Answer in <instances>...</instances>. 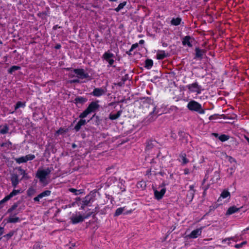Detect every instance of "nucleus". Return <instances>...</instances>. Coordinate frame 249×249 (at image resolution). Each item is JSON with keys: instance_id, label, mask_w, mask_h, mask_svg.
Listing matches in <instances>:
<instances>
[{"instance_id": "obj_21", "label": "nucleus", "mask_w": 249, "mask_h": 249, "mask_svg": "<svg viewBox=\"0 0 249 249\" xmlns=\"http://www.w3.org/2000/svg\"><path fill=\"white\" fill-rule=\"evenodd\" d=\"M9 130L8 127L7 125H4L1 127L0 129V133L2 134H6L8 132Z\"/></svg>"}, {"instance_id": "obj_10", "label": "nucleus", "mask_w": 249, "mask_h": 249, "mask_svg": "<svg viewBox=\"0 0 249 249\" xmlns=\"http://www.w3.org/2000/svg\"><path fill=\"white\" fill-rule=\"evenodd\" d=\"M106 92V90L104 89H102V88H95L92 94H93V95L95 96H100L101 95H102L103 94H105Z\"/></svg>"}, {"instance_id": "obj_44", "label": "nucleus", "mask_w": 249, "mask_h": 249, "mask_svg": "<svg viewBox=\"0 0 249 249\" xmlns=\"http://www.w3.org/2000/svg\"><path fill=\"white\" fill-rule=\"evenodd\" d=\"M134 47H135V45H133L131 47V49H133Z\"/></svg>"}, {"instance_id": "obj_30", "label": "nucleus", "mask_w": 249, "mask_h": 249, "mask_svg": "<svg viewBox=\"0 0 249 249\" xmlns=\"http://www.w3.org/2000/svg\"><path fill=\"white\" fill-rule=\"evenodd\" d=\"M196 56L198 57H200L202 56L203 52L199 49L198 48H196Z\"/></svg>"}, {"instance_id": "obj_32", "label": "nucleus", "mask_w": 249, "mask_h": 249, "mask_svg": "<svg viewBox=\"0 0 249 249\" xmlns=\"http://www.w3.org/2000/svg\"><path fill=\"white\" fill-rule=\"evenodd\" d=\"M89 110L86 109L83 113H82L79 117L80 118H84L85 117H86L89 114Z\"/></svg>"}, {"instance_id": "obj_12", "label": "nucleus", "mask_w": 249, "mask_h": 249, "mask_svg": "<svg viewBox=\"0 0 249 249\" xmlns=\"http://www.w3.org/2000/svg\"><path fill=\"white\" fill-rule=\"evenodd\" d=\"M194 41L193 38H191L190 36H185L182 41V43L184 45H187L189 47L192 46V43Z\"/></svg>"}, {"instance_id": "obj_28", "label": "nucleus", "mask_w": 249, "mask_h": 249, "mask_svg": "<svg viewBox=\"0 0 249 249\" xmlns=\"http://www.w3.org/2000/svg\"><path fill=\"white\" fill-rule=\"evenodd\" d=\"M124 208H122V207L118 208L116 210L115 215L116 216H118V215H120L121 214H122L123 213V212L124 211Z\"/></svg>"}, {"instance_id": "obj_25", "label": "nucleus", "mask_w": 249, "mask_h": 249, "mask_svg": "<svg viewBox=\"0 0 249 249\" xmlns=\"http://www.w3.org/2000/svg\"><path fill=\"white\" fill-rule=\"evenodd\" d=\"M50 194H51V191H49V190H47V191H45L43 192L42 193L40 194L39 195V197H41L42 198L44 197L50 196Z\"/></svg>"}, {"instance_id": "obj_1", "label": "nucleus", "mask_w": 249, "mask_h": 249, "mask_svg": "<svg viewBox=\"0 0 249 249\" xmlns=\"http://www.w3.org/2000/svg\"><path fill=\"white\" fill-rule=\"evenodd\" d=\"M187 107L190 110L197 112L199 114H203L205 112L201 104L194 100L190 101L188 103Z\"/></svg>"}, {"instance_id": "obj_18", "label": "nucleus", "mask_w": 249, "mask_h": 249, "mask_svg": "<svg viewBox=\"0 0 249 249\" xmlns=\"http://www.w3.org/2000/svg\"><path fill=\"white\" fill-rule=\"evenodd\" d=\"M179 160L182 164H185L189 162V160L186 158L185 154H181L179 157Z\"/></svg>"}, {"instance_id": "obj_33", "label": "nucleus", "mask_w": 249, "mask_h": 249, "mask_svg": "<svg viewBox=\"0 0 249 249\" xmlns=\"http://www.w3.org/2000/svg\"><path fill=\"white\" fill-rule=\"evenodd\" d=\"M219 139L222 142H225L229 139V137L225 135H222L219 137Z\"/></svg>"}, {"instance_id": "obj_39", "label": "nucleus", "mask_w": 249, "mask_h": 249, "mask_svg": "<svg viewBox=\"0 0 249 249\" xmlns=\"http://www.w3.org/2000/svg\"><path fill=\"white\" fill-rule=\"evenodd\" d=\"M41 197H39V195H38L36 197H35L34 198V201H39L40 199H41Z\"/></svg>"}, {"instance_id": "obj_37", "label": "nucleus", "mask_w": 249, "mask_h": 249, "mask_svg": "<svg viewBox=\"0 0 249 249\" xmlns=\"http://www.w3.org/2000/svg\"><path fill=\"white\" fill-rule=\"evenodd\" d=\"M227 159L231 163H233V162H236L235 160L231 156H227Z\"/></svg>"}, {"instance_id": "obj_42", "label": "nucleus", "mask_w": 249, "mask_h": 249, "mask_svg": "<svg viewBox=\"0 0 249 249\" xmlns=\"http://www.w3.org/2000/svg\"><path fill=\"white\" fill-rule=\"evenodd\" d=\"M79 81L78 79H74V80H72L71 81V82L72 83H74V82H78Z\"/></svg>"}, {"instance_id": "obj_46", "label": "nucleus", "mask_w": 249, "mask_h": 249, "mask_svg": "<svg viewBox=\"0 0 249 249\" xmlns=\"http://www.w3.org/2000/svg\"><path fill=\"white\" fill-rule=\"evenodd\" d=\"M143 41L142 40H141L140 41V42H141V43H142V42H143Z\"/></svg>"}, {"instance_id": "obj_17", "label": "nucleus", "mask_w": 249, "mask_h": 249, "mask_svg": "<svg viewBox=\"0 0 249 249\" xmlns=\"http://www.w3.org/2000/svg\"><path fill=\"white\" fill-rule=\"evenodd\" d=\"M11 181L13 186L16 187L18 184V177L17 175H14L11 177Z\"/></svg>"}, {"instance_id": "obj_23", "label": "nucleus", "mask_w": 249, "mask_h": 249, "mask_svg": "<svg viewBox=\"0 0 249 249\" xmlns=\"http://www.w3.org/2000/svg\"><path fill=\"white\" fill-rule=\"evenodd\" d=\"M121 112L118 111L115 114H111L109 115V118L111 120H115L117 119L121 115Z\"/></svg>"}, {"instance_id": "obj_3", "label": "nucleus", "mask_w": 249, "mask_h": 249, "mask_svg": "<svg viewBox=\"0 0 249 249\" xmlns=\"http://www.w3.org/2000/svg\"><path fill=\"white\" fill-rule=\"evenodd\" d=\"M50 173V170L49 168L43 170H38L37 172V177L39 179L40 182L43 184L44 185H45L48 183L47 181V177Z\"/></svg>"}, {"instance_id": "obj_6", "label": "nucleus", "mask_w": 249, "mask_h": 249, "mask_svg": "<svg viewBox=\"0 0 249 249\" xmlns=\"http://www.w3.org/2000/svg\"><path fill=\"white\" fill-rule=\"evenodd\" d=\"M166 192V188L164 187L159 188V190H154V195L156 199H161Z\"/></svg>"}, {"instance_id": "obj_5", "label": "nucleus", "mask_w": 249, "mask_h": 249, "mask_svg": "<svg viewBox=\"0 0 249 249\" xmlns=\"http://www.w3.org/2000/svg\"><path fill=\"white\" fill-rule=\"evenodd\" d=\"M88 216L82 215L80 213H76L71 216V219L73 224H76L79 222L83 221L85 218H87Z\"/></svg>"}, {"instance_id": "obj_35", "label": "nucleus", "mask_w": 249, "mask_h": 249, "mask_svg": "<svg viewBox=\"0 0 249 249\" xmlns=\"http://www.w3.org/2000/svg\"><path fill=\"white\" fill-rule=\"evenodd\" d=\"M35 193V190L33 188H29L27 191V193L29 196H32Z\"/></svg>"}, {"instance_id": "obj_26", "label": "nucleus", "mask_w": 249, "mask_h": 249, "mask_svg": "<svg viewBox=\"0 0 249 249\" xmlns=\"http://www.w3.org/2000/svg\"><path fill=\"white\" fill-rule=\"evenodd\" d=\"M180 21L181 19L180 18H173L171 20V23L174 25H178L180 24Z\"/></svg>"}, {"instance_id": "obj_45", "label": "nucleus", "mask_w": 249, "mask_h": 249, "mask_svg": "<svg viewBox=\"0 0 249 249\" xmlns=\"http://www.w3.org/2000/svg\"><path fill=\"white\" fill-rule=\"evenodd\" d=\"M110 1H116L117 0H109Z\"/></svg>"}, {"instance_id": "obj_19", "label": "nucleus", "mask_w": 249, "mask_h": 249, "mask_svg": "<svg viewBox=\"0 0 249 249\" xmlns=\"http://www.w3.org/2000/svg\"><path fill=\"white\" fill-rule=\"evenodd\" d=\"M166 56L165 53L164 51H159L157 53V58L158 59H162Z\"/></svg>"}, {"instance_id": "obj_4", "label": "nucleus", "mask_w": 249, "mask_h": 249, "mask_svg": "<svg viewBox=\"0 0 249 249\" xmlns=\"http://www.w3.org/2000/svg\"><path fill=\"white\" fill-rule=\"evenodd\" d=\"M187 88L190 92L196 93V94H200L202 90V87L196 82L188 85Z\"/></svg>"}, {"instance_id": "obj_16", "label": "nucleus", "mask_w": 249, "mask_h": 249, "mask_svg": "<svg viewBox=\"0 0 249 249\" xmlns=\"http://www.w3.org/2000/svg\"><path fill=\"white\" fill-rule=\"evenodd\" d=\"M86 122L85 120L81 119L75 125L74 128L76 131H78L82 125L86 124Z\"/></svg>"}, {"instance_id": "obj_22", "label": "nucleus", "mask_w": 249, "mask_h": 249, "mask_svg": "<svg viewBox=\"0 0 249 249\" xmlns=\"http://www.w3.org/2000/svg\"><path fill=\"white\" fill-rule=\"evenodd\" d=\"M231 240H232L234 242L237 241V239H236V237H232L228 238L223 239L222 240V243H227L228 244H230L229 241Z\"/></svg>"}, {"instance_id": "obj_47", "label": "nucleus", "mask_w": 249, "mask_h": 249, "mask_svg": "<svg viewBox=\"0 0 249 249\" xmlns=\"http://www.w3.org/2000/svg\"><path fill=\"white\" fill-rule=\"evenodd\" d=\"M214 135H215L216 136H217V134H214Z\"/></svg>"}, {"instance_id": "obj_8", "label": "nucleus", "mask_w": 249, "mask_h": 249, "mask_svg": "<svg viewBox=\"0 0 249 249\" xmlns=\"http://www.w3.org/2000/svg\"><path fill=\"white\" fill-rule=\"evenodd\" d=\"M113 54L109 52H106L104 53L103 57L108 62L110 65H111L114 63V60L112 59Z\"/></svg>"}, {"instance_id": "obj_29", "label": "nucleus", "mask_w": 249, "mask_h": 249, "mask_svg": "<svg viewBox=\"0 0 249 249\" xmlns=\"http://www.w3.org/2000/svg\"><path fill=\"white\" fill-rule=\"evenodd\" d=\"M25 106V103L21 102H18L15 106V109H17L18 108H19L20 107H24Z\"/></svg>"}, {"instance_id": "obj_7", "label": "nucleus", "mask_w": 249, "mask_h": 249, "mask_svg": "<svg viewBox=\"0 0 249 249\" xmlns=\"http://www.w3.org/2000/svg\"><path fill=\"white\" fill-rule=\"evenodd\" d=\"M35 157L34 155H28L16 159V161L18 163L25 162L28 160H33Z\"/></svg>"}, {"instance_id": "obj_24", "label": "nucleus", "mask_w": 249, "mask_h": 249, "mask_svg": "<svg viewBox=\"0 0 249 249\" xmlns=\"http://www.w3.org/2000/svg\"><path fill=\"white\" fill-rule=\"evenodd\" d=\"M153 61L151 59H147L145 61V67L148 69H150L153 66Z\"/></svg>"}, {"instance_id": "obj_36", "label": "nucleus", "mask_w": 249, "mask_h": 249, "mask_svg": "<svg viewBox=\"0 0 249 249\" xmlns=\"http://www.w3.org/2000/svg\"><path fill=\"white\" fill-rule=\"evenodd\" d=\"M246 244H247V242L244 241L242 243H241V244H238L235 245V247L237 249H239V248H242L243 246V245H246Z\"/></svg>"}, {"instance_id": "obj_27", "label": "nucleus", "mask_w": 249, "mask_h": 249, "mask_svg": "<svg viewBox=\"0 0 249 249\" xmlns=\"http://www.w3.org/2000/svg\"><path fill=\"white\" fill-rule=\"evenodd\" d=\"M126 2L125 1L119 4L118 7L115 9L116 12H119L120 10L123 9L124 6L126 5Z\"/></svg>"}, {"instance_id": "obj_13", "label": "nucleus", "mask_w": 249, "mask_h": 249, "mask_svg": "<svg viewBox=\"0 0 249 249\" xmlns=\"http://www.w3.org/2000/svg\"><path fill=\"white\" fill-rule=\"evenodd\" d=\"M230 195H231L230 193L228 191H227L226 190H224L221 193L220 196L218 198L217 201L218 202L221 201L222 200V199H224V198H226L228 197H230Z\"/></svg>"}, {"instance_id": "obj_15", "label": "nucleus", "mask_w": 249, "mask_h": 249, "mask_svg": "<svg viewBox=\"0 0 249 249\" xmlns=\"http://www.w3.org/2000/svg\"><path fill=\"white\" fill-rule=\"evenodd\" d=\"M98 107V104L95 102H92L87 108L89 113L94 111Z\"/></svg>"}, {"instance_id": "obj_40", "label": "nucleus", "mask_w": 249, "mask_h": 249, "mask_svg": "<svg viewBox=\"0 0 249 249\" xmlns=\"http://www.w3.org/2000/svg\"><path fill=\"white\" fill-rule=\"evenodd\" d=\"M70 191H71V192H72V193H75L76 194H77L76 193V192H77V190H76V189H73V188H71L70 189Z\"/></svg>"}, {"instance_id": "obj_41", "label": "nucleus", "mask_w": 249, "mask_h": 249, "mask_svg": "<svg viewBox=\"0 0 249 249\" xmlns=\"http://www.w3.org/2000/svg\"><path fill=\"white\" fill-rule=\"evenodd\" d=\"M189 173V170L188 169H185L184 170V174L187 175Z\"/></svg>"}, {"instance_id": "obj_43", "label": "nucleus", "mask_w": 249, "mask_h": 249, "mask_svg": "<svg viewBox=\"0 0 249 249\" xmlns=\"http://www.w3.org/2000/svg\"><path fill=\"white\" fill-rule=\"evenodd\" d=\"M55 48H56V49H59V48H60V45H57L55 47Z\"/></svg>"}, {"instance_id": "obj_20", "label": "nucleus", "mask_w": 249, "mask_h": 249, "mask_svg": "<svg viewBox=\"0 0 249 249\" xmlns=\"http://www.w3.org/2000/svg\"><path fill=\"white\" fill-rule=\"evenodd\" d=\"M19 221V218L14 216H11L8 219V222L10 223H16Z\"/></svg>"}, {"instance_id": "obj_34", "label": "nucleus", "mask_w": 249, "mask_h": 249, "mask_svg": "<svg viewBox=\"0 0 249 249\" xmlns=\"http://www.w3.org/2000/svg\"><path fill=\"white\" fill-rule=\"evenodd\" d=\"M91 197L89 196H88L85 197V200L84 201L85 205H88L90 201Z\"/></svg>"}, {"instance_id": "obj_11", "label": "nucleus", "mask_w": 249, "mask_h": 249, "mask_svg": "<svg viewBox=\"0 0 249 249\" xmlns=\"http://www.w3.org/2000/svg\"><path fill=\"white\" fill-rule=\"evenodd\" d=\"M20 193L19 190H14L9 195L6 196L2 200L1 202H6L9 200L11 198L15 196H16Z\"/></svg>"}, {"instance_id": "obj_14", "label": "nucleus", "mask_w": 249, "mask_h": 249, "mask_svg": "<svg viewBox=\"0 0 249 249\" xmlns=\"http://www.w3.org/2000/svg\"><path fill=\"white\" fill-rule=\"evenodd\" d=\"M239 209L235 206H232L230 207L226 212V215H229L232 214L239 211Z\"/></svg>"}, {"instance_id": "obj_38", "label": "nucleus", "mask_w": 249, "mask_h": 249, "mask_svg": "<svg viewBox=\"0 0 249 249\" xmlns=\"http://www.w3.org/2000/svg\"><path fill=\"white\" fill-rule=\"evenodd\" d=\"M194 187L193 185H190L189 186L190 194L192 195H193V194H194Z\"/></svg>"}, {"instance_id": "obj_31", "label": "nucleus", "mask_w": 249, "mask_h": 249, "mask_svg": "<svg viewBox=\"0 0 249 249\" xmlns=\"http://www.w3.org/2000/svg\"><path fill=\"white\" fill-rule=\"evenodd\" d=\"M20 69V67L17 66H12L9 70L8 71L10 73H12L14 71L18 70Z\"/></svg>"}, {"instance_id": "obj_2", "label": "nucleus", "mask_w": 249, "mask_h": 249, "mask_svg": "<svg viewBox=\"0 0 249 249\" xmlns=\"http://www.w3.org/2000/svg\"><path fill=\"white\" fill-rule=\"evenodd\" d=\"M69 75L70 77L76 76L81 79H84L89 77V74L86 73L83 69L70 70Z\"/></svg>"}, {"instance_id": "obj_9", "label": "nucleus", "mask_w": 249, "mask_h": 249, "mask_svg": "<svg viewBox=\"0 0 249 249\" xmlns=\"http://www.w3.org/2000/svg\"><path fill=\"white\" fill-rule=\"evenodd\" d=\"M202 232V228H199L193 231L188 236L191 238H196L198 237Z\"/></svg>"}]
</instances>
